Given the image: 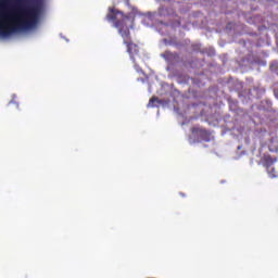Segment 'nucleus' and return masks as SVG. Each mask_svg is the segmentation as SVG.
<instances>
[{
  "mask_svg": "<svg viewBox=\"0 0 278 278\" xmlns=\"http://www.w3.org/2000/svg\"><path fill=\"white\" fill-rule=\"evenodd\" d=\"M268 149L271 153H275V151H278V143L276 142L274 146H269Z\"/></svg>",
  "mask_w": 278,
  "mask_h": 278,
  "instance_id": "nucleus-5",
  "label": "nucleus"
},
{
  "mask_svg": "<svg viewBox=\"0 0 278 278\" xmlns=\"http://www.w3.org/2000/svg\"><path fill=\"white\" fill-rule=\"evenodd\" d=\"M275 162H277L276 156H275V157H271L270 155L265 154V155L262 157V164H263V166H265V168H267V173H268V175H269V177H270L271 179H274V177H277L276 174H273V173H275V167H273V165L275 164Z\"/></svg>",
  "mask_w": 278,
  "mask_h": 278,
  "instance_id": "nucleus-3",
  "label": "nucleus"
},
{
  "mask_svg": "<svg viewBox=\"0 0 278 278\" xmlns=\"http://www.w3.org/2000/svg\"><path fill=\"white\" fill-rule=\"evenodd\" d=\"M189 140L193 142H210V132L201 126H195L191 128Z\"/></svg>",
  "mask_w": 278,
  "mask_h": 278,
  "instance_id": "nucleus-2",
  "label": "nucleus"
},
{
  "mask_svg": "<svg viewBox=\"0 0 278 278\" xmlns=\"http://www.w3.org/2000/svg\"><path fill=\"white\" fill-rule=\"evenodd\" d=\"M157 101V98L152 97L149 101L148 108H155V103Z\"/></svg>",
  "mask_w": 278,
  "mask_h": 278,
  "instance_id": "nucleus-4",
  "label": "nucleus"
},
{
  "mask_svg": "<svg viewBox=\"0 0 278 278\" xmlns=\"http://www.w3.org/2000/svg\"><path fill=\"white\" fill-rule=\"evenodd\" d=\"M105 18L109 23H114L113 27H115L119 36H122L123 42L127 47V53H129L130 60L135 64V68L139 71L140 67L136 64V56L139 55L140 49L138 48V45L131 41V31L129 30V26H127V16H125L123 12L110 8Z\"/></svg>",
  "mask_w": 278,
  "mask_h": 278,
  "instance_id": "nucleus-1",
  "label": "nucleus"
},
{
  "mask_svg": "<svg viewBox=\"0 0 278 278\" xmlns=\"http://www.w3.org/2000/svg\"><path fill=\"white\" fill-rule=\"evenodd\" d=\"M1 8H5V3L4 2H2Z\"/></svg>",
  "mask_w": 278,
  "mask_h": 278,
  "instance_id": "nucleus-7",
  "label": "nucleus"
},
{
  "mask_svg": "<svg viewBox=\"0 0 278 278\" xmlns=\"http://www.w3.org/2000/svg\"><path fill=\"white\" fill-rule=\"evenodd\" d=\"M127 5H129V0H124Z\"/></svg>",
  "mask_w": 278,
  "mask_h": 278,
  "instance_id": "nucleus-6",
  "label": "nucleus"
}]
</instances>
